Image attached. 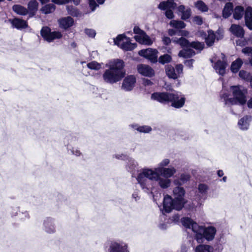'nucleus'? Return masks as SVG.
I'll use <instances>...</instances> for the list:
<instances>
[{
	"label": "nucleus",
	"mask_w": 252,
	"mask_h": 252,
	"mask_svg": "<svg viewBox=\"0 0 252 252\" xmlns=\"http://www.w3.org/2000/svg\"><path fill=\"white\" fill-rule=\"evenodd\" d=\"M181 222L185 228L191 229L195 234V239L198 243L202 242L203 238L208 241L212 240L216 233V229L214 226H200L189 217L182 218Z\"/></svg>",
	"instance_id": "1"
},
{
	"label": "nucleus",
	"mask_w": 252,
	"mask_h": 252,
	"mask_svg": "<svg viewBox=\"0 0 252 252\" xmlns=\"http://www.w3.org/2000/svg\"><path fill=\"white\" fill-rule=\"evenodd\" d=\"M173 192L174 199L169 195H166L164 197L162 210L163 215L164 213H170L173 209L181 210L186 203V200L184 198L185 190L183 187H176L173 189Z\"/></svg>",
	"instance_id": "2"
},
{
	"label": "nucleus",
	"mask_w": 252,
	"mask_h": 252,
	"mask_svg": "<svg viewBox=\"0 0 252 252\" xmlns=\"http://www.w3.org/2000/svg\"><path fill=\"white\" fill-rule=\"evenodd\" d=\"M151 99L162 104H171V106L176 108L182 107L185 102L184 95L179 92L154 93L151 95Z\"/></svg>",
	"instance_id": "3"
},
{
	"label": "nucleus",
	"mask_w": 252,
	"mask_h": 252,
	"mask_svg": "<svg viewBox=\"0 0 252 252\" xmlns=\"http://www.w3.org/2000/svg\"><path fill=\"white\" fill-rule=\"evenodd\" d=\"M124 66L125 63L121 60L117 59L111 62L109 68L103 74L104 80L111 84L120 81L126 74Z\"/></svg>",
	"instance_id": "4"
},
{
	"label": "nucleus",
	"mask_w": 252,
	"mask_h": 252,
	"mask_svg": "<svg viewBox=\"0 0 252 252\" xmlns=\"http://www.w3.org/2000/svg\"><path fill=\"white\" fill-rule=\"evenodd\" d=\"M157 177V173L154 170L149 168H143L140 170L136 177L138 183L142 189L146 192H149L152 187V181Z\"/></svg>",
	"instance_id": "5"
},
{
	"label": "nucleus",
	"mask_w": 252,
	"mask_h": 252,
	"mask_svg": "<svg viewBox=\"0 0 252 252\" xmlns=\"http://www.w3.org/2000/svg\"><path fill=\"white\" fill-rule=\"evenodd\" d=\"M114 44L126 51H131L136 47V43H132L130 39L124 34H119L114 38Z\"/></svg>",
	"instance_id": "6"
},
{
	"label": "nucleus",
	"mask_w": 252,
	"mask_h": 252,
	"mask_svg": "<svg viewBox=\"0 0 252 252\" xmlns=\"http://www.w3.org/2000/svg\"><path fill=\"white\" fill-rule=\"evenodd\" d=\"M230 89L234 97L238 100L240 105H244L246 103V94L247 91L241 86H232Z\"/></svg>",
	"instance_id": "7"
},
{
	"label": "nucleus",
	"mask_w": 252,
	"mask_h": 252,
	"mask_svg": "<svg viewBox=\"0 0 252 252\" xmlns=\"http://www.w3.org/2000/svg\"><path fill=\"white\" fill-rule=\"evenodd\" d=\"M107 252H130L127 243L122 241H112L107 248Z\"/></svg>",
	"instance_id": "8"
},
{
	"label": "nucleus",
	"mask_w": 252,
	"mask_h": 252,
	"mask_svg": "<svg viewBox=\"0 0 252 252\" xmlns=\"http://www.w3.org/2000/svg\"><path fill=\"white\" fill-rule=\"evenodd\" d=\"M165 72L167 76L174 80L180 77L183 73V65L182 64H178L174 68L171 65H167L165 66Z\"/></svg>",
	"instance_id": "9"
},
{
	"label": "nucleus",
	"mask_w": 252,
	"mask_h": 252,
	"mask_svg": "<svg viewBox=\"0 0 252 252\" xmlns=\"http://www.w3.org/2000/svg\"><path fill=\"white\" fill-rule=\"evenodd\" d=\"M41 35L43 38L49 42H52L55 39H60L62 34L60 32H51L48 27H44L41 30Z\"/></svg>",
	"instance_id": "10"
},
{
	"label": "nucleus",
	"mask_w": 252,
	"mask_h": 252,
	"mask_svg": "<svg viewBox=\"0 0 252 252\" xmlns=\"http://www.w3.org/2000/svg\"><path fill=\"white\" fill-rule=\"evenodd\" d=\"M217 34L218 36H217L213 31L209 30L208 32V35L207 36L206 32H200L201 36L205 37V42L209 47L212 46L214 44L216 38L219 40L222 38L223 34L220 30L217 31Z\"/></svg>",
	"instance_id": "11"
},
{
	"label": "nucleus",
	"mask_w": 252,
	"mask_h": 252,
	"mask_svg": "<svg viewBox=\"0 0 252 252\" xmlns=\"http://www.w3.org/2000/svg\"><path fill=\"white\" fill-rule=\"evenodd\" d=\"M158 51L157 49L147 48L139 51L138 54L148 60L151 63H156L158 62Z\"/></svg>",
	"instance_id": "12"
},
{
	"label": "nucleus",
	"mask_w": 252,
	"mask_h": 252,
	"mask_svg": "<svg viewBox=\"0 0 252 252\" xmlns=\"http://www.w3.org/2000/svg\"><path fill=\"white\" fill-rule=\"evenodd\" d=\"M136 82V79L134 75H127L123 80L121 88L126 92L131 91L135 87Z\"/></svg>",
	"instance_id": "13"
},
{
	"label": "nucleus",
	"mask_w": 252,
	"mask_h": 252,
	"mask_svg": "<svg viewBox=\"0 0 252 252\" xmlns=\"http://www.w3.org/2000/svg\"><path fill=\"white\" fill-rule=\"evenodd\" d=\"M139 73L143 76L151 77L155 74L154 69L150 66L144 64H138L137 66Z\"/></svg>",
	"instance_id": "14"
},
{
	"label": "nucleus",
	"mask_w": 252,
	"mask_h": 252,
	"mask_svg": "<svg viewBox=\"0 0 252 252\" xmlns=\"http://www.w3.org/2000/svg\"><path fill=\"white\" fill-rule=\"evenodd\" d=\"M154 171L163 177L168 179L172 177L176 172V169L173 167L169 168H155Z\"/></svg>",
	"instance_id": "15"
},
{
	"label": "nucleus",
	"mask_w": 252,
	"mask_h": 252,
	"mask_svg": "<svg viewBox=\"0 0 252 252\" xmlns=\"http://www.w3.org/2000/svg\"><path fill=\"white\" fill-rule=\"evenodd\" d=\"M227 66L226 61L219 60L214 63L213 67L217 73L221 76H223L226 73Z\"/></svg>",
	"instance_id": "16"
},
{
	"label": "nucleus",
	"mask_w": 252,
	"mask_h": 252,
	"mask_svg": "<svg viewBox=\"0 0 252 252\" xmlns=\"http://www.w3.org/2000/svg\"><path fill=\"white\" fill-rule=\"evenodd\" d=\"M126 169L127 171L132 174V177H134L136 171H138V164L137 161L132 158L129 157L127 160Z\"/></svg>",
	"instance_id": "17"
},
{
	"label": "nucleus",
	"mask_w": 252,
	"mask_h": 252,
	"mask_svg": "<svg viewBox=\"0 0 252 252\" xmlns=\"http://www.w3.org/2000/svg\"><path fill=\"white\" fill-rule=\"evenodd\" d=\"M8 21L11 24L13 28L18 30L25 29L28 27L26 21L21 19L14 18L13 19H9Z\"/></svg>",
	"instance_id": "18"
},
{
	"label": "nucleus",
	"mask_w": 252,
	"mask_h": 252,
	"mask_svg": "<svg viewBox=\"0 0 252 252\" xmlns=\"http://www.w3.org/2000/svg\"><path fill=\"white\" fill-rule=\"evenodd\" d=\"M133 130H137L139 133H149L152 131L151 126L147 125L140 126L137 124H132L129 126Z\"/></svg>",
	"instance_id": "19"
},
{
	"label": "nucleus",
	"mask_w": 252,
	"mask_h": 252,
	"mask_svg": "<svg viewBox=\"0 0 252 252\" xmlns=\"http://www.w3.org/2000/svg\"><path fill=\"white\" fill-rule=\"evenodd\" d=\"M162 189H167L171 185V180L165 177H161L160 175L157 173V177L154 179Z\"/></svg>",
	"instance_id": "20"
},
{
	"label": "nucleus",
	"mask_w": 252,
	"mask_h": 252,
	"mask_svg": "<svg viewBox=\"0 0 252 252\" xmlns=\"http://www.w3.org/2000/svg\"><path fill=\"white\" fill-rule=\"evenodd\" d=\"M252 120V116L246 115L241 118L238 122V126L239 128L243 130H247L248 129L250 123Z\"/></svg>",
	"instance_id": "21"
},
{
	"label": "nucleus",
	"mask_w": 252,
	"mask_h": 252,
	"mask_svg": "<svg viewBox=\"0 0 252 252\" xmlns=\"http://www.w3.org/2000/svg\"><path fill=\"white\" fill-rule=\"evenodd\" d=\"M58 21L60 27L65 30L71 27L74 23L73 18L69 16L60 19Z\"/></svg>",
	"instance_id": "22"
},
{
	"label": "nucleus",
	"mask_w": 252,
	"mask_h": 252,
	"mask_svg": "<svg viewBox=\"0 0 252 252\" xmlns=\"http://www.w3.org/2000/svg\"><path fill=\"white\" fill-rule=\"evenodd\" d=\"M230 32L237 37L242 38L244 36L245 31L239 25L232 24L229 29Z\"/></svg>",
	"instance_id": "23"
},
{
	"label": "nucleus",
	"mask_w": 252,
	"mask_h": 252,
	"mask_svg": "<svg viewBox=\"0 0 252 252\" xmlns=\"http://www.w3.org/2000/svg\"><path fill=\"white\" fill-rule=\"evenodd\" d=\"M244 18L246 26L249 30H252V8L251 7L249 6L246 8Z\"/></svg>",
	"instance_id": "24"
},
{
	"label": "nucleus",
	"mask_w": 252,
	"mask_h": 252,
	"mask_svg": "<svg viewBox=\"0 0 252 252\" xmlns=\"http://www.w3.org/2000/svg\"><path fill=\"white\" fill-rule=\"evenodd\" d=\"M178 14L181 16L182 20H187L189 19L191 16V10L189 8H186L183 5H181L178 7Z\"/></svg>",
	"instance_id": "25"
},
{
	"label": "nucleus",
	"mask_w": 252,
	"mask_h": 252,
	"mask_svg": "<svg viewBox=\"0 0 252 252\" xmlns=\"http://www.w3.org/2000/svg\"><path fill=\"white\" fill-rule=\"evenodd\" d=\"M134 37L136 41L146 45H151L153 42L150 37L146 32L141 36L135 35Z\"/></svg>",
	"instance_id": "26"
},
{
	"label": "nucleus",
	"mask_w": 252,
	"mask_h": 252,
	"mask_svg": "<svg viewBox=\"0 0 252 252\" xmlns=\"http://www.w3.org/2000/svg\"><path fill=\"white\" fill-rule=\"evenodd\" d=\"M177 6V4L174 2V0H167L163 1L159 3L158 5V8L161 10H165L168 8H171L174 9Z\"/></svg>",
	"instance_id": "27"
},
{
	"label": "nucleus",
	"mask_w": 252,
	"mask_h": 252,
	"mask_svg": "<svg viewBox=\"0 0 252 252\" xmlns=\"http://www.w3.org/2000/svg\"><path fill=\"white\" fill-rule=\"evenodd\" d=\"M44 229L48 233H54L55 231V227L53 222L52 219L47 218L44 220L43 223Z\"/></svg>",
	"instance_id": "28"
},
{
	"label": "nucleus",
	"mask_w": 252,
	"mask_h": 252,
	"mask_svg": "<svg viewBox=\"0 0 252 252\" xmlns=\"http://www.w3.org/2000/svg\"><path fill=\"white\" fill-rule=\"evenodd\" d=\"M38 3L35 0H31L28 3V12L30 17H32L35 15L37 10Z\"/></svg>",
	"instance_id": "29"
},
{
	"label": "nucleus",
	"mask_w": 252,
	"mask_h": 252,
	"mask_svg": "<svg viewBox=\"0 0 252 252\" xmlns=\"http://www.w3.org/2000/svg\"><path fill=\"white\" fill-rule=\"evenodd\" d=\"M195 54V52L191 48H186L179 52L178 56L180 57L189 58L193 56Z\"/></svg>",
	"instance_id": "30"
},
{
	"label": "nucleus",
	"mask_w": 252,
	"mask_h": 252,
	"mask_svg": "<svg viewBox=\"0 0 252 252\" xmlns=\"http://www.w3.org/2000/svg\"><path fill=\"white\" fill-rule=\"evenodd\" d=\"M243 63V61L240 58L237 59L233 61L230 66V70L234 73H237Z\"/></svg>",
	"instance_id": "31"
},
{
	"label": "nucleus",
	"mask_w": 252,
	"mask_h": 252,
	"mask_svg": "<svg viewBox=\"0 0 252 252\" xmlns=\"http://www.w3.org/2000/svg\"><path fill=\"white\" fill-rule=\"evenodd\" d=\"M233 5L232 3L227 2L225 4L222 11V16L224 18L229 17L233 11Z\"/></svg>",
	"instance_id": "32"
},
{
	"label": "nucleus",
	"mask_w": 252,
	"mask_h": 252,
	"mask_svg": "<svg viewBox=\"0 0 252 252\" xmlns=\"http://www.w3.org/2000/svg\"><path fill=\"white\" fill-rule=\"evenodd\" d=\"M208 189V186L204 184H200L198 186V190L200 193V196L203 199L206 198Z\"/></svg>",
	"instance_id": "33"
},
{
	"label": "nucleus",
	"mask_w": 252,
	"mask_h": 252,
	"mask_svg": "<svg viewBox=\"0 0 252 252\" xmlns=\"http://www.w3.org/2000/svg\"><path fill=\"white\" fill-rule=\"evenodd\" d=\"M244 14V7L241 6H237L235 7L234 10L233 17L235 19L239 20L242 18Z\"/></svg>",
	"instance_id": "34"
},
{
	"label": "nucleus",
	"mask_w": 252,
	"mask_h": 252,
	"mask_svg": "<svg viewBox=\"0 0 252 252\" xmlns=\"http://www.w3.org/2000/svg\"><path fill=\"white\" fill-rule=\"evenodd\" d=\"M12 9L15 13L19 15H26L28 13V10L20 5H14Z\"/></svg>",
	"instance_id": "35"
},
{
	"label": "nucleus",
	"mask_w": 252,
	"mask_h": 252,
	"mask_svg": "<svg viewBox=\"0 0 252 252\" xmlns=\"http://www.w3.org/2000/svg\"><path fill=\"white\" fill-rule=\"evenodd\" d=\"M56 9V6L53 3H49L45 5L41 9L42 13L48 14L53 13Z\"/></svg>",
	"instance_id": "36"
},
{
	"label": "nucleus",
	"mask_w": 252,
	"mask_h": 252,
	"mask_svg": "<svg viewBox=\"0 0 252 252\" xmlns=\"http://www.w3.org/2000/svg\"><path fill=\"white\" fill-rule=\"evenodd\" d=\"M174 42L180 45L182 47L184 48H190V42H189L188 40L184 37H182L177 39L176 40L174 39Z\"/></svg>",
	"instance_id": "37"
},
{
	"label": "nucleus",
	"mask_w": 252,
	"mask_h": 252,
	"mask_svg": "<svg viewBox=\"0 0 252 252\" xmlns=\"http://www.w3.org/2000/svg\"><path fill=\"white\" fill-rule=\"evenodd\" d=\"M170 25L177 29H182L186 27V24L182 21L172 20L170 22Z\"/></svg>",
	"instance_id": "38"
},
{
	"label": "nucleus",
	"mask_w": 252,
	"mask_h": 252,
	"mask_svg": "<svg viewBox=\"0 0 252 252\" xmlns=\"http://www.w3.org/2000/svg\"><path fill=\"white\" fill-rule=\"evenodd\" d=\"M212 248L209 245H200L195 249V252H211Z\"/></svg>",
	"instance_id": "39"
},
{
	"label": "nucleus",
	"mask_w": 252,
	"mask_h": 252,
	"mask_svg": "<svg viewBox=\"0 0 252 252\" xmlns=\"http://www.w3.org/2000/svg\"><path fill=\"white\" fill-rule=\"evenodd\" d=\"M195 6L202 12H207L208 10L207 5L202 0H198L195 3Z\"/></svg>",
	"instance_id": "40"
},
{
	"label": "nucleus",
	"mask_w": 252,
	"mask_h": 252,
	"mask_svg": "<svg viewBox=\"0 0 252 252\" xmlns=\"http://www.w3.org/2000/svg\"><path fill=\"white\" fill-rule=\"evenodd\" d=\"M171 60L172 58L171 56L167 54L160 56L158 60V62L162 64L169 63L171 61Z\"/></svg>",
	"instance_id": "41"
},
{
	"label": "nucleus",
	"mask_w": 252,
	"mask_h": 252,
	"mask_svg": "<svg viewBox=\"0 0 252 252\" xmlns=\"http://www.w3.org/2000/svg\"><path fill=\"white\" fill-rule=\"evenodd\" d=\"M239 76L241 78L247 81H250L252 78L250 73L244 70H241L239 71Z\"/></svg>",
	"instance_id": "42"
},
{
	"label": "nucleus",
	"mask_w": 252,
	"mask_h": 252,
	"mask_svg": "<svg viewBox=\"0 0 252 252\" xmlns=\"http://www.w3.org/2000/svg\"><path fill=\"white\" fill-rule=\"evenodd\" d=\"M204 43L199 42H190V48H192L200 51L204 48Z\"/></svg>",
	"instance_id": "43"
},
{
	"label": "nucleus",
	"mask_w": 252,
	"mask_h": 252,
	"mask_svg": "<svg viewBox=\"0 0 252 252\" xmlns=\"http://www.w3.org/2000/svg\"><path fill=\"white\" fill-rule=\"evenodd\" d=\"M229 94L224 91H221L220 93V100L223 102L225 105L226 101L229 99Z\"/></svg>",
	"instance_id": "44"
},
{
	"label": "nucleus",
	"mask_w": 252,
	"mask_h": 252,
	"mask_svg": "<svg viewBox=\"0 0 252 252\" xmlns=\"http://www.w3.org/2000/svg\"><path fill=\"white\" fill-rule=\"evenodd\" d=\"M239 105L238 100L233 96V97L229 98L228 100H227L225 105L230 106L233 105Z\"/></svg>",
	"instance_id": "45"
},
{
	"label": "nucleus",
	"mask_w": 252,
	"mask_h": 252,
	"mask_svg": "<svg viewBox=\"0 0 252 252\" xmlns=\"http://www.w3.org/2000/svg\"><path fill=\"white\" fill-rule=\"evenodd\" d=\"M113 158L120 160H127L129 157L126 155L122 154L114 155Z\"/></svg>",
	"instance_id": "46"
},
{
	"label": "nucleus",
	"mask_w": 252,
	"mask_h": 252,
	"mask_svg": "<svg viewBox=\"0 0 252 252\" xmlns=\"http://www.w3.org/2000/svg\"><path fill=\"white\" fill-rule=\"evenodd\" d=\"M170 9H172V8H168L165 10H166V11L165 12V15L167 18H168L169 19H172L174 17V15L173 12Z\"/></svg>",
	"instance_id": "47"
},
{
	"label": "nucleus",
	"mask_w": 252,
	"mask_h": 252,
	"mask_svg": "<svg viewBox=\"0 0 252 252\" xmlns=\"http://www.w3.org/2000/svg\"><path fill=\"white\" fill-rule=\"evenodd\" d=\"M242 52L245 55L252 56V47H246L242 50Z\"/></svg>",
	"instance_id": "48"
},
{
	"label": "nucleus",
	"mask_w": 252,
	"mask_h": 252,
	"mask_svg": "<svg viewBox=\"0 0 252 252\" xmlns=\"http://www.w3.org/2000/svg\"><path fill=\"white\" fill-rule=\"evenodd\" d=\"M169 163L170 160L168 158H165L159 163L157 168H165L164 167L167 166Z\"/></svg>",
	"instance_id": "49"
},
{
	"label": "nucleus",
	"mask_w": 252,
	"mask_h": 252,
	"mask_svg": "<svg viewBox=\"0 0 252 252\" xmlns=\"http://www.w3.org/2000/svg\"><path fill=\"white\" fill-rule=\"evenodd\" d=\"M68 13L73 16L77 17L79 15V11L75 8L73 7H71L70 9L69 7H67Z\"/></svg>",
	"instance_id": "50"
},
{
	"label": "nucleus",
	"mask_w": 252,
	"mask_h": 252,
	"mask_svg": "<svg viewBox=\"0 0 252 252\" xmlns=\"http://www.w3.org/2000/svg\"><path fill=\"white\" fill-rule=\"evenodd\" d=\"M133 32L135 34H138V36H141L145 32L144 31L141 30L138 26H135L134 27Z\"/></svg>",
	"instance_id": "51"
},
{
	"label": "nucleus",
	"mask_w": 252,
	"mask_h": 252,
	"mask_svg": "<svg viewBox=\"0 0 252 252\" xmlns=\"http://www.w3.org/2000/svg\"><path fill=\"white\" fill-rule=\"evenodd\" d=\"M193 22L198 25H201L203 23V20L201 17L195 16L193 18Z\"/></svg>",
	"instance_id": "52"
},
{
	"label": "nucleus",
	"mask_w": 252,
	"mask_h": 252,
	"mask_svg": "<svg viewBox=\"0 0 252 252\" xmlns=\"http://www.w3.org/2000/svg\"><path fill=\"white\" fill-rule=\"evenodd\" d=\"M171 220L175 223L178 224L181 222V219H180V216L178 214L173 215L171 218ZM182 223V222H181Z\"/></svg>",
	"instance_id": "53"
},
{
	"label": "nucleus",
	"mask_w": 252,
	"mask_h": 252,
	"mask_svg": "<svg viewBox=\"0 0 252 252\" xmlns=\"http://www.w3.org/2000/svg\"><path fill=\"white\" fill-rule=\"evenodd\" d=\"M87 68L91 69V71L92 72L91 73L90 72H88L89 74L90 75H94V71L93 70L94 69V62H92L90 63H88L87 64Z\"/></svg>",
	"instance_id": "54"
},
{
	"label": "nucleus",
	"mask_w": 252,
	"mask_h": 252,
	"mask_svg": "<svg viewBox=\"0 0 252 252\" xmlns=\"http://www.w3.org/2000/svg\"><path fill=\"white\" fill-rule=\"evenodd\" d=\"M180 179L181 180L182 182L185 183L189 180L190 176L187 174H182L181 175Z\"/></svg>",
	"instance_id": "55"
},
{
	"label": "nucleus",
	"mask_w": 252,
	"mask_h": 252,
	"mask_svg": "<svg viewBox=\"0 0 252 252\" xmlns=\"http://www.w3.org/2000/svg\"><path fill=\"white\" fill-rule=\"evenodd\" d=\"M194 62L193 59L187 60H185L184 62L185 65L189 67V68H192L193 67V63Z\"/></svg>",
	"instance_id": "56"
},
{
	"label": "nucleus",
	"mask_w": 252,
	"mask_h": 252,
	"mask_svg": "<svg viewBox=\"0 0 252 252\" xmlns=\"http://www.w3.org/2000/svg\"><path fill=\"white\" fill-rule=\"evenodd\" d=\"M85 31L86 34H87L89 36L91 37H94V31L93 30L85 29Z\"/></svg>",
	"instance_id": "57"
},
{
	"label": "nucleus",
	"mask_w": 252,
	"mask_h": 252,
	"mask_svg": "<svg viewBox=\"0 0 252 252\" xmlns=\"http://www.w3.org/2000/svg\"><path fill=\"white\" fill-rule=\"evenodd\" d=\"M162 41L165 45H168L171 43L170 38L167 36H163Z\"/></svg>",
	"instance_id": "58"
},
{
	"label": "nucleus",
	"mask_w": 252,
	"mask_h": 252,
	"mask_svg": "<svg viewBox=\"0 0 252 252\" xmlns=\"http://www.w3.org/2000/svg\"><path fill=\"white\" fill-rule=\"evenodd\" d=\"M184 184L180 179H177L174 181V184L177 187H181Z\"/></svg>",
	"instance_id": "59"
},
{
	"label": "nucleus",
	"mask_w": 252,
	"mask_h": 252,
	"mask_svg": "<svg viewBox=\"0 0 252 252\" xmlns=\"http://www.w3.org/2000/svg\"><path fill=\"white\" fill-rule=\"evenodd\" d=\"M51 1L55 4L62 5L67 3L64 0H52Z\"/></svg>",
	"instance_id": "60"
},
{
	"label": "nucleus",
	"mask_w": 252,
	"mask_h": 252,
	"mask_svg": "<svg viewBox=\"0 0 252 252\" xmlns=\"http://www.w3.org/2000/svg\"><path fill=\"white\" fill-rule=\"evenodd\" d=\"M90 8L92 11L94 10V0H89Z\"/></svg>",
	"instance_id": "61"
},
{
	"label": "nucleus",
	"mask_w": 252,
	"mask_h": 252,
	"mask_svg": "<svg viewBox=\"0 0 252 252\" xmlns=\"http://www.w3.org/2000/svg\"><path fill=\"white\" fill-rule=\"evenodd\" d=\"M132 197L133 198L135 201H138L140 199V197L138 195V194L137 192H134L132 194Z\"/></svg>",
	"instance_id": "62"
},
{
	"label": "nucleus",
	"mask_w": 252,
	"mask_h": 252,
	"mask_svg": "<svg viewBox=\"0 0 252 252\" xmlns=\"http://www.w3.org/2000/svg\"><path fill=\"white\" fill-rule=\"evenodd\" d=\"M71 153L77 156H79L81 155L80 151L77 149H75L73 148L72 150H71Z\"/></svg>",
	"instance_id": "63"
},
{
	"label": "nucleus",
	"mask_w": 252,
	"mask_h": 252,
	"mask_svg": "<svg viewBox=\"0 0 252 252\" xmlns=\"http://www.w3.org/2000/svg\"><path fill=\"white\" fill-rule=\"evenodd\" d=\"M247 102V106L249 109H252V97L248 100Z\"/></svg>",
	"instance_id": "64"
}]
</instances>
